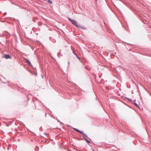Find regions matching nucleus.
<instances>
[{"mask_svg": "<svg viewBox=\"0 0 151 151\" xmlns=\"http://www.w3.org/2000/svg\"><path fill=\"white\" fill-rule=\"evenodd\" d=\"M69 20L71 22L72 24H73L75 26L77 27H78V25L77 24V22L75 21L74 20H72L70 18L69 19Z\"/></svg>", "mask_w": 151, "mask_h": 151, "instance_id": "1", "label": "nucleus"}, {"mask_svg": "<svg viewBox=\"0 0 151 151\" xmlns=\"http://www.w3.org/2000/svg\"><path fill=\"white\" fill-rule=\"evenodd\" d=\"M24 59L26 60V61L29 64V65H30L31 66L32 65L31 63L28 59L25 58H24Z\"/></svg>", "mask_w": 151, "mask_h": 151, "instance_id": "2", "label": "nucleus"}, {"mask_svg": "<svg viewBox=\"0 0 151 151\" xmlns=\"http://www.w3.org/2000/svg\"><path fill=\"white\" fill-rule=\"evenodd\" d=\"M24 59L26 60V61L29 64V65H30L31 66L32 65L31 63L28 59L25 58H24Z\"/></svg>", "mask_w": 151, "mask_h": 151, "instance_id": "3", "label": "nucleus"}, {"mask_svg": "<svg viewBox=\"0 0 151 151\" xmlns=\"http://www.w3.org/2000/svg\"><path fill=\"white\" fill-rule=\"evenodd\" d=\"M4 58L5 59H7L9 58H10L11 57L9 55H5L4 56Z\"/></svg>", "mask_w": 151, "mask_h": 151, "instance_id": "4", "label": "nucleus"}, {"mask_svg": "<svg viewBox=\"0 0 151 151\" xmlns=\"http://www.w3.org/2000/svg\"><path fill=\"white\" fill-rule=\"evenodd\" d=\"M79 133H80L82 134L83 135L85 136H86L85 134L83 131H80Z\"/></svg>", "mask_w": 151, "mask_h": 151, "instance_id": "5", "label": "nucleus"}, {"mask_svg": "<svg viewBox=\"0 0 151 151\" xmlns=\"http://www.w3.org/2000/svg\"><path fill=\"white\" fill-rule=\"evenodd\" d=\"M47 2L49 4H52V1L51 0H48L47 1Z\"/></svg>", "mask_w": 151, "mask_h": 151, "instance_id": "6", "label": "nucleus"}, {"mask_svg": "<svg viewBox=\"0 0 151 151\" xmlns=\"http://www.w3.org/2000/svg\"><path fill=\"white\" fill-rule=\"evenodd\" d=\"M134 104L137 107H138L139 108V106L138 105H137V104L136 103H134Z\"/></svg>", "mask_w": 151, "mask_h": 151, "instance_id": "7", "label": "nucleus"}, {"mask_svg": "<svg viewBox=\"0 0 151 151\" xmlns=\"http://www.w3.org/2000/svg\"><path fill=\"white\" fill-rule=\"evenodd\" d=\"M74 129L77 132H80V131L79 130L76 129L74 128Z\"/></svg>", "mask_w": 151, "mask_h": 151, "instance_id": "8", "label": "nucleus"}, {"mask_svg": "<svg viewBox=\"0 0 151 151\" xmlns=\"http://www.w3.org/2000/svg\"><path fill=\"white\" fill-rule=\"evenodd\" d=\"M84 139H85L86 140V142H88V143H90V141H89L87 139H86V138H84Z\"/></svg>", "mask_w": 151, "mask_h": 151, "instance_id": "9", "label": "nucleus"}, {"mask_svg": "<svg viewBox=\"0 0 151 151\" xmlns=\"http://www.w3.org/2000/svg\"><path fill=\"white\" fill-rule=\"evenodd\" d=\"M80 27L83 29H86L85 27Z\"/></svg>", "mask_w": 151, "mask_h": 151, "instance_id": "10", "label": "nucleus"}, {"mask_svg": "<svg viewBox=\"0 0 151 151\" xmlns=\"http://www.w3.org/2000/svg\"><path fill=\"white\" fill-rule=\"evenodd\" d=\"M127 99H128V100L129 101H131V99H129V98Z\"/></svg>", "mask_w": 151, "mask_h": 151, "instance_id": "11", "label": "nucleus"}, {"mask_svg": "<svg viewBox=\"0 0 151 151\" xmlns=\"http://www.w3.org/2000/svg\"><path fill=\"white\" fill-rule=\"evenodd\" d=\"M6 13H4V15H6Z\"/></svg>", "mask_w": 151, "mask_h": 151, "instance_id": "12", "label": "nucleus"}, {"mask_svg": "<svg viewBox=\"0 0 151 151\" xmlns=\"http://www.w3.org/2000/svg\"><path fill=\"white\" fill-rule=\"evenodd\" d=\"M78 58H79V59H80V58L78 57Z\"/></svg>", "mask_w": 151, "mask_h": 151, "instance_id": "13", "label": "nucleus"}, {"mask_svg": "<svg viewBox=\"0 0 151 151\" xmlns=\"http://www.w3.org/2000/svg\"><path fill=\"white\" fill-rule=\"evenodd\" d=\"M95 1H97V0H95Z\"/></svg>", "mask_w": 151, "mask_h": 151, "instance_id": "14", "label": "nucleus"}, {"mask_svg": "<svg viewBox=\"0 0 151 151\" xmlns=\"http://www.w3.org/2000/svg\"><path fill=\"white\" fill-rule=\"evenodd\" d=\"M93 151H94L93 150Z\"/></svg>", "mask_w": 151, "mask_h": 151, "instance_id": "15", "label": "nucleus"}]
</instances>
